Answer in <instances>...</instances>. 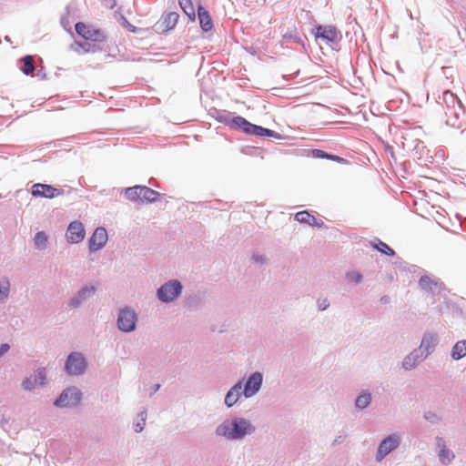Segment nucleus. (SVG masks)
Listing matches in <instances>:
<instances>
[{
	"label": "nucleus",
	"instance_id": "6e6552de",
	"mask_svg": "<svg viewBox=\"0 0 466 466\" xmlns=\"http://www.w3.org/2000/svg\"><path fill=\"white\" fill-rule=\"evenodd\" d=\"M434 451L441 466L451 465L455 458V452L448 446V441L442 436L434 438Z\"/></svg>",
	"mask_w": 466,
	"mask_h": 466
},
{
	"label": "nucleus",
	"instance_id": "bb28decb",
	"mask_svg": "<svg viewBox=\"0 0 466 466\" xmlns=\"http://www.w3.org/2000/svg\"><path fill=\"white\" fill-rule=\"evenodd\" d=\"M198 16L199 24L203 31L208 32L212 28V21L208 13L203 7L199 6L198 10Z\"/></svg>",
	"mask_w": 466,
	"mask_h": 466
},
{
	"label": "nucleus",
	"instance_id": "412c9836",
	"mask_svg": "<svg viewBox=\"0 0 466 466\" xmlns=\"http://www.w3.org/2000/svg\"><path fill=\"white\" fill-rule=\"evenodd\" d=\"M219 120L231 127L241 129L245 134L250 125V122L240 116L233 117H229L228 116H220Z\"/></svg>",
	"mask_w": 466,
	"mask_h": 466
},
{
	"label": "nucleus",
	"instance_id": "b1692460",
	"mask_svg": "<svg viewBox=\"0 0 466 466\" xmlns=\"http://www.w3.org/2000/svg\"><path fill=\"white\" fill-rule=\"evenodd\" d=\"M295 218L299 223L308 224L317 228H321L324 223L321 220L317 219L314 216L310 215L308 211H300L295 215Z\"/></svg>",
	"mask_w": 466,
	"mask_h": 466
},
{
	"label": "nucleus",
	"instance_id": "7c9ffc66",
	"mask_svg": "<svg viewBox=\"0 0 466 466\" xmlns=\"http://www.w3.org/2000/svg\"><path fill=\"white\" fill-rule=\"evenodd\" d=\"M48 237L44 231L37 232L34 238V244L38 249H45L47 246Z\"/></svg>",
	"mask_w": 466,
	"mask_h": 466
},
{
	"label": "nucleus",
	"instance_id": "f257e3e1",
	"mask_svg": "<svg viewBox=\"0 0 466 466\" xmlns=\"http://www.w3.org/2000/svg\"><path fill=\"white\" fill-rule=\"evenodd\" d=\"M257 431L253 422L243 416H231L222 420L215 428V436L228 441H240Z\"/></svg>",
	"mask_w": 466,
	"mask_h": 466
},
{
	"label": "nucleus",
	"instance_id": "58836bf2",
	"mask_svg": "<svg viewBox=\"0 0 466 466\" xmlns=\"http://www.w3.org/2000/svg\"><path fill=\"white\" fill-rule=\"evenodd\" d=\"M251 259L254 263L258 264H264L266 262L265 256L259 253H253L251 256Z\"/></svg>",
	"mask_w": 466,
	"mask_h": 466
},
{
	"label": "nucleus",
	"instance_id": "5701e85b",
	"mask_svg": "<svg viewBox=\"0 0 466 466\" xmlns=\"http://www.w3.org/2000/svg\"><path fill=\"white\" fill-rule=\"evenodd\" d=\"M246 134L259 137H276V138L280 137V135L278 134L277 132H275L271 129L265 128L260 126L254 125L252 123H250L248 129H247Z\"/></svg>",
	"mask_w": 466,
	"mask_h": 466
},
{
	"label": "nucleus",
	"instance_id": "cd10ccee",
	"mask_svg": "<svg viewBox=\"0 0 466 466\" xmlns=\"http://www.w3.org/2000/svg\"><path fill=\"white\" fill-rule=\"evenodd\" d=\"M370 245L378 250L380 253L393 257L395 256V251L390 248L385 242L381 241L379 238H374L370 242Z\"/></svg>",
	"mask_w": 466,
	"mask_h": 466
},
{
	"label": "nucleus",
	"instance_id": "a18cd8bd",
	"mask_svg": "<svg viewBox=\"0 0 466 466\" xmlns=\"http://www.w3.org/2000/svg\"><path fill=\"white\" fill-rule=\"evenodd\" d=\"M34 60H33V57L31 56V69H30V72H31V76H39V73H40V70H38L36 73V68L34 66Z\"/></svg>",
	"mask_w": 466,
	"mask_h": 466
},
{
	"label": "nucleus",
	"instance_id": "2f4dec72",
	"mask_svg": "<svg viewBox=\"0 0 466 466\" xmlns=\"http://www.w3.org/2000/svg\"><path fill=\"white\" fill-rule=\"evenodd\" d=\"M181 9L190 18L195 19V11L191 0H178Z\"/></svg>",
	"mask_w": 466,
	"mask_h": 466
},
{
	"label": "nucleus",
	"instance_id": "393cba45",
	"mask_svg": "<svg viewBox=\"0 0 466 466\" xmlns=\"http://www.w3.org/2000/svg\"><path fill=\"white\" fill-rule=\"evenodd\" d=\"M372 401V394L368 390H362L355 399V408L358 410L367 409Z\"/></svg>",
	"mask_w": 466,
	"mask_h": 466
},
{
	"label": "nucleus",
	"instance_id": "ea45409f",
	"mask_svg": "<svg viewBox=\"0 0 466 466\" xmlns=\"http://www.w3.org/2000/svg\"><path fill=\"white\" fill-rule=\"evenodd\" d=\"M312 155L314 157H318V158H327L328 157V153H326L322 150H319V149H314L312 151Z\"/></svg>",
	"mask_w": 466,
	"mask_h": 466
},
{
	"label": "nucleus",
	"instance_id": "9b49d317",
	"mask_svg": "<svg viewBox=\"0 0 466 466\" xmlns=\"http://www.w3.org/2000/svg\"><path fill=\"white\" fill-rule=\"evenodd\" d=\"M94 285H85L79 290L72 295L68 300L69 309H75L80 308L85 302L91 299L96 293Z\"/></svg>",
	"mask_w": 466,
	"mask_h": 466
},
{
	"label": "nucleus",
	"instance_id": "a878e982",
	"mask_svg": "<svg viewBox=\"0 0 466 466\" xmlns=\"http://www.w3.org/2000/svg\"><path fill=\"white\" fill-rule=\"evenodd\" d=\"M466 356V339L457 341L451 349V357L459 360Z\"/></svg>",
	"mask_w": 466,
	"mask_h": 466
},
{
	"label": "nucleus",
	"instance_id": "2eb2a0df",
	"mask_svg": "<svg viewBox=\"0 0 466 466\" xmlns=\"http://www.w3.org/2000/svg\"><path fill=\"white\" fill-rule=\"evenodd\" d=\"M316 38H320L326 43L337 44L341 39V34L333 25H319L316 27Z\"/></svg>",
	"mask_w": 466,
	"mask_h": 466
},
{
	"label": "nucleus",
	"instance_id": "a19ab883",
	"mask_svg": "<svg viewBox=\"0 0 466 466\" xmlns=\"http://www.w3.org/2000/svg\"><path fill=\"white\" fill-rule=\"evenodd\" d=\"M22 60L24 62V67L22 70L25 75H29V55L24 56Z\"/></svg>",
	"mask_w": 466,
	"mask_h": 466
},
{
	"label": "nucleus",
	"instance_id": "423d86ee",
	"mask_svg": "<svg viewBox=\"0 0 466 466\" xmlns=\"http://www.w3.org/2000/svg\"><path fill=\"white\" fill-rule=\"evenodd\" d=\"M125 196L130 201L156 202L159 193L146 186H135L125 189Z\"/></svg>",
	"mask_w": 466,
	"mask_h": 466
},
{
	"label": "nucleus",
	"instance_id": "8fccbe9b",
	"mask_svg": "<svg viewBox=\"0 0 466 466\" xmlns=\"http://www.w3.org/2000/svg\"><path fill=\"white\" fill-rule=\"evenodd\" d=\"M160 388V385L159 384H156L155 387H154V391H157Z\"/></svg>",
	"mask_w": 466,
	"mask_h": 466
},
{
	"label": "nucleus",
	"instance_id": "c85d7f7f",
	"mask_svg": "<svg viewBox=\"0 0 466 466\" xmlns=\"http://www.w3.org/2000/svg\"><path fill=\"white\" fill-rule=\"evenodd\" d=\"M147 417V410H143L137 414V418L134 420L133 428L137 433L143 431L146 425Z\"/></svg>",
	"mask_w": 466,
	"mask_h": 466
},
{
	"label": "nucleus",
	"instance_id": "e433bc0d",
	"mask_svg": "<svg viewBox=\"0 0 466 466\" xmlns=\"http://www.w3.org/2000/svg\"><path fill=\"white\" fill-rule=\"evenodd\" d=\"M317 307L319 311H324L329 307V300L327 298L319 299L317 300Z\"/></svg>",
	"mask_w": 466,
	"mask_h": 466
},
{
	"label": "nucleus",
	"instance_id": "37998d69",
	"mask_svg": "<svg viewBox=\"0 0 466 466\" xmlns=\"http://www.w3.org/2000/svg\"><path fill=\"white\" fill-rule=\"evenodd\" d=\"M327 159H329V160H333V161H336V162H339V163H343L345 162V159L339 157V156H336V155H330V154H328V157Z\"/></svg>",
	"mask_w": 466,
	"mask_h": 466
},
{
	"label": "nucleus",
	"instance_id": "49530a36",
	"mask_svg": "<svg viewBox=\"0 0 466 466\" xmlns=\"http://www.w3.org/2000/svg\"><path fill=\"white\" fill-rule=\"evenodd\" d=\"M124 23L125 25H127V27L128 28L129 31L131 32H136V26L132 25L131 24H129L127 19L124 18Z\"/></svg>",
	"mask_w": 466,
	"mask_h": 466
},
{
	"label": "nucleus",
	"instance_id": "c756f323",
	"mask_svg": "<svg viewBox=\"0 0 466 466\" xmlns=\"http://www.w3.org/2000/svg\"><path fill=\"white\" fill-rule=\"evenodd\" d=\"M46 384V370L45 368H38L35 371L34 386L42 387Z\"/></svg>",
	"mask_w": 466,
	"mask_h": 466
},
{
	"label": "nucleus",
	"instance_id": "f3484780",
	"mask_svg": "<svg viewBox=\"0 0 466 466\" xmlns=\"http://www.w3.org/2000/svg\"><path fill=\"white\" fill-rule=\"evenodd\" d=\"M108 239L107 231L104 227L96 228L89 238V250L96 252L105 247Z\"/></svg>",
	"mask_w": 466,
	"mask_h": 466
},
{
	"label": "nucleus",
	"instance_id": "09e8293b",
	"mask_svg": "<svg viewBox=\"0 0 466 466\" xmlns=\"http://www.w3.org/2000/svg\"><path fill=\"white\" fill-rule=\"evenodd\" d=\"M389 300H390V298H389V297H387V296H384V297H382V298H381V301H383V302H385V303H386V302H389Z\"/></svg>",
	"mask_w": 466,
	"mask_h": 466
},
{
	"label": "nucleus",
	"instance_id": "aec40b11",
	"mask_svg": "<svg viewBox=\"0 0 466 466\" xmlns=\"http://www.w3.org/2000/svg\"><path fill=\"white\" fill-rule=\"evenodd\" d=\"M419 285L422 290L433 295L439 294L442 289V283L438 279L424 275L419 280Z\"/></svg>",
	"mask_w": 466,
	"mask_h": 466
},
{
	"label": "nucleus",
	"instance_id": "4c0bfd02",
	"mask_svg": "<svg viewBox=\"0 0 466 466\" xmlns=\"http://www.w3.org/2000/svg\"><path fill=\"white\" fill-rule=\"evenodd\" d=\"M347 438V434L345 432H339V434L334 438L332 441V445H339L344 442Z\"/></svg>",
	"mask_w": 466,
	"mask_h": 466
},
{
	"label": "nucleus",
	"instance_id": "a211bd4d",
	"mask_svg": "<svg viewBox=\"0 0 466 466\" xmlns=\"http://www.w3.org/2000/svg\"><path fill=\"white\" fill-rule=\"evenodd\" d=\"M427 358L416 348L408 353L401 361L400 367L405 371L415 370Z\"/></svg>",
	"mask_w": 466,
	"mask_h": 466
},
{
	"label": "nucleus",
	"instance_id": "f8f14e48",
	"mask_svg": "<svg viewBox=\"0 0 466 466\" xmlns=\"http://www.w3.org/2000/svg\"><path fill=\"white\" fill-rule=\"evenodd\" d=\"M65 194V190L51 185L36 183L31 187V196L35 198H55Z\"/></svg>",
	"mask_w": 466,
	"mask_h": 466
},
{
	"label": "nucleus",
	"instance_id": "c03bdc74",
	"mask_svg": "<svg viewBox=\"0 0 466 466\" xmlns=\"http://www.w3.org/2000/svg\"><path fill=\"white\" fill-rule=\"evenodd\" d=\"M102 1H103L104 5L110 9L114 8L115 5H116V0H102Z\"/></svg>",
	"mask_w": 466,
	"mask_h": 466
},
{
	"label": "nucleus",
	"instance_id": "4468645a",
	"mask_svg": "<svg viewBox=\"0 0 466 466\" xmlns=\"http://www.w3.org/2000/svg\"><path fill=\"white\" fill-rule=\"evenodd\" d=\"M76 32L85 38L86 41L103 42L105 41V35L101 30L87 26L82 22H78L75 25Z\"/></svg>",
	"mask_w": 466,
	"mask_h": 466
},
{
	"label": "nucleus",
	"instance_id": "0eeeda50",
	"mask_svg": "<svg viewBox=\"0 0 466 466\" xmlns=\"http://www.w3.org/2000/svg\"><path fill=\"white\" fill-rule=\"evenodd\" d=\"M87 368V362L83 353L71 352L65 362V371L70 376L83 375Z\"/></svg>",
	"mask_w": 466,
	"mask_h": 466
},
{
	"label": "nucleus",
	"instance_id": "473e14b6",
	"mask_svg": "<svg viewBox=\"0 0 466 466\" xmlns=\"http://www.w3.org/2000/svg\"><path fill=\"white\" fill-rule=\"evenodd\" d=\"M10 289V283L6 278L0 279V301L7 298Z\"/></svg>",
	"mask_w": 466,
	"mask_h": 466
},
{
	"label": "nucleus",
	"instance_id": "de8ad7c7",
	"mask_svg": "<svg viewBox=\"0 0 466 466\" xmlns=\"http://www.w3.org/2000/svg\"><path fill=\"white\" fill-rule=\"evenodd\" d=\"M8 350H9V345L6 344V343L2 344L1 347H0V352H2V355L4 353H5Z\"/></svg>",
	"mask_w": 466,
	"mask_h": 466
},
{
	"label": "nucleus",
	"instance_id": "7ed1b4c3",
	"mask_svg": "<svg viewBox=\"0 0 466 466\" xmlns=\"http://www.w3.org/2000/svg\"><path fill=\"white\" fill-rule=\"evenodd\" d=\"M183 291V285L177 279H170L157 289V298L162 303H172L177 299Z\"/></svg>",
	"mask_w": 466,
	"mask_h": 466
},
{
	"label": "nucleus",
	"instance_id": "f03ea898",
	"mask_svg": "<svg viewBox=\"0 0 466 466\" xmlns=\"http://www.w3.org/2000/svg\"><path fill=\"white\" fill-rule=\"evenodd\" d=\"M443 108L446 125L461 128L466 124V111L460 99L450 90H446L438 101Z\"/></svg>",
	"mask_w": 466,
	"mask_h": 466
},
{
	"label": "nucleus",
	"instance_id": "9d476101",
	"mask_svg": "<svg viewBox=\"0 0 466 466\" xmlns=\"http://www.w3.org/2000/svg\"><path fill=\"white\" fill-rule=\"evenodd\" d=\"M263 379L262 372L254 371L247 377L245 382L242 381V390H244L245 399H251L261 390Z\"/></svg>",
	"mask_w": 466,
	"mask_h": 466
},
{
	"label": "nucleus",
	"instance_id": "3c124183",
	"mask_svg": "<svg viewBox=\"0 0 466 466\" xmlns=\"http://www.w3.org/2000/svg\"><path fill=\"white\" fill-rule=\"evenodd\" d=\"M2 356V352H0V357Z\"/></svg>",
	"mask_w": 466,
	"mask_h": 466
},
{
	"label": "nucleus",
	"instance_id": "f704fd0d",
	"mask_svg": "<svg viewBox=\"0 0 466 466\" xmlns=\"http://www.w3.org/2000/svg\"><path fill=\"white\" fill-rule=\"evenodd\" d=\"M346 279L350 282L359 284L362 281L363 277L359 271L350 270L346 273Z\"/></svg>",
	"mask_w": 466,
	"mask_h": 466
},
{
	"label": "nucleus",
	"instance_id": "dca6fc26",
	"mask_svg": "<svg viewBox=\"0 0 466 466\" xmlns=\"http://www.w3.org/2000/svg\"><path fill=\"white\" fill-rule=\"evenodd\" d=\"M86 236L84 225L79 220L72 221L66 229V238L71 244L80 243Z\"/></svg>",
	"mask_w": 466,
	"mask_h": 466
},
{
	"label": "nucleus",
	"instance_id": "6ab92c4d",
	"mask_svg": "<svg viewBox=\"0 0 466 466\" xmlns=\"http://www.w3.org/2000/svg\"><path fill=\"white\" fill-rule=\"evenodd\" d=\"M242 396L244 397L242 380H238L227 391L224 398V405L228 409H230L239 401Z\"/></svg>",
	"mask_w": 466,
	"mask_h": 466
},
{
	"label": "nucleus",
	"instance_id": "72a5a7b5",
	"mask_svg": "<svg viewBox=\"0 0 466 466\" xmlns=\"http://www.w3.org/2000/svg\"><path fill=\"white\" fill-rule=\"evenodd\" d=\"M423 418L433 425L439 424L442 420L440 415L431 410L425 411L423 414Z\"/></svg>",
	"mask_w": 466,
	"mask_h": 466
},
{
	"label": "nucleus",
	"instance_id": "79ce46f5",
	"mask_svg": "<svg viewBox=\"0 0 466 466\" xmlns=\"http://www.w3.org/2000/svg\"><path fill=\"white\" fill-rule=\"evenodd\" d=\"M61 25H63V27H64L66 30H67V31H69V32L71 31L70 22H69V20H68V18H67V17L63 16V17L61 18Z\"/></svg>",
	"mask_w": 466,
	"mask_h": 466
},
{
	"label": "nucleus",
	"instance_id": "39448f33",
	"mask_svg": "<svg viewBox=\"0 0 466 466\" xmlns=\"http://www.w3.org/2000/svg\"><path fill=\"white\" fill-rule=\"evenodd\" d=\"M401 443V436L398 432H393L383 438L378 445L375 461L381 462L388 455L397 450Z\"/></svg>",
	"mask_w": 466,
	"mask_h": 466
},
{
	"label": "nucleus",
	"instance_id": "20e7f679",
	"mask_svg": "<svg viewBox=\"0 0 466 466\" xmlns=\"http://www.w3.org/2000/svg\"><path fill=\"white\" fill-rule=\"evenodd\" d=\"M138 315L131 307H124L119 309L116 319L117 329L125 333L133 332L137 329Z\"/></svg>",
	"mask_w": 466,
	"mask_h": 466
},
{
	"label": "nucleus",
	"instance_id": "4be33fe9",
	"mask_svg": "<svg viewBox=\"0 0 466 466\" xmlns=\"http://www.w3.org/2000/svg\"><path fill=\"white\" fill-rule=\"evenodd\" d=\"M178 14L176 12H170L166 15L162 16L161 20L157 24V29H161L163 31H168L173 29L178 20Z\"/></svg>",
	"mask_w": 466,
	"mask_h": 466
},
{
	"label": "nucleus",
	"instance_id": "1a4fd4ad",
	"mask_svg": "<svg viewBox=\"0 0 466 466\" xmlns=\"http://www.w3.org/2000/svg\"><path fill=\"white\" fill-rule=\"evenodd\" d=\"M81 400L82 392L80 390L76 387H69L60 393L54 405L57 408L76 407L80 403Z\"/></svg>",
	"mask_w": 466,
	"mask_h": 466
},
{
	"label": "nucleus",
	"instance_id": "c9c22d12",
	"mask_svg": "<svg viewBox=\"0 0 466 466\" xmlns=\"http://www.w3.org/2000/svg\"><path fill=\"white\" fill-rule=\"evenodd\" d=\"M72 48L75 51H78L80 48H82L84 50V52H89L91 50L90 44L88 42H86L84 44L79 43V42H75L72 45Z\"/></svg>",
	"mask_w": 466,
	"mask_h": 466
},
{
	"label": "nucleus",
	"instance_id": "ddd939ff",
	"mask_svg": "<svg viewBox=\"0 0 466 466\" xmlns=\"http://www.w3.org/2000/svg\"><path fill=\"white\" fill-rule=\"evenodd\" d=\"M440 342L439 335L434 331H426L417 348L426 358L431 355Z\"/></svg>",
	"mask_w": 466,
	"mask_h": 466
}]
</instances>
